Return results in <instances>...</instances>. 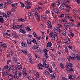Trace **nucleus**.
Returning <instances> with one entry per match:
<instances>
[{"instance_id":"32","label":"nucleus","mask_w":80,"mask_h":80,"mask_svg":"<svg viewBox=\"0 0 80 80\" xmlns=\"http://www.w3.org/2000/svg\"><path fill=\"white\" fill-rule=\"evenodd\" d=\"M32 17V12H31L29 13V18H31Z\"/></svg>"},{"instance_id":"57","label":"nucleus","mask_w":80,"mask_h":80,"mask_svg":"<svg viewBox=\"0 0 80 80\" xmlns=\"http://www.w3.org/2000/svg\"><path fill=\"white\" fill-rule=\"evenodd\" d=\"M54 70V72L55 73H58V69L56 68H55V69Z\"/></svg>"},{"instance_id":"39","label":"nucleus","mask_w":80,"mask_h":80,"mask_svg":"<svg viewBox=\"0 0 80 80\" xmlns=\"http://www.w3.org/2000/svg\"><path fill=\"white\" fill-rule=\"evenodd\" d=\"M64 16V14H62L61 15H59L58 16V17L60 18H62V17H63Z\"/></svg>"},{"instance_id":"9","label":"nucleus","mask_w":80,"mask_h":80,"mask_svg":"<svg viewBox=\"0 0 80 80\" xmlns=\"http://www.w3.org/2000/svg\"><path fill=\"white\" fill-rule=\"evenodd\" d=\"M4 22V19H3V17L0 16V22L1 23H3Z\"/></svg>"},{"instance_id":"19","label":"nucleus","mask_w":80,"mask_h":80,"mask_svg":"<svg viewBox=\"0 0 80 80\" xmlns=\"http://www.w3.org/2000/svg\"><path fill=\"white\" fill-rule=\"evenodd\" d=\"M59 8L60 10H63L65 8V7H64V6L61 5Z\"/></svg>"},{"instance_id":"59","label":"nucleus","mask_w":80,"mask_h":80,"mask_svg":"<svg viewBox=\"0 0 80 80\" xmlns=\"http://www.w3.org/2000/svg\"><path fill=\"white\" fill-rule=\"evenodd\" d=\"M35 10H37V11H38V12H40V10L38 9V8H37V7H35Z\"/></svg>"},{"instance_id":"16","label":"nucleus","mask_w":80,"mask_h":80,"mask_svg":"<svg viewBox=\"0 0 80 80\" xmlns=\"http://www.w3.org/2000/svg\"><path fill=\"white\" fill-rule=\"evenodd\" d=\"M8 73V72L7 71H4L2 72V74L3 75H7Z\"/></svg>"},{"instance_id":"14","label":"nucleus","mask_w":80,"mask_h":80,"mask_svg":"<svg viewBox=\"0 0 80 80\" xmlns=\"http://www.w3.org/2000/svg\"><path fill=\"white\" fill-rule=\"evenodd\" d=\"M47 46L48 47L50 48L52 47V43L51 42H49L47 43Z\"/></svg>"},{"instance_id":"64","label":"nucleus","mask_w":80,"mask_h":80,"mask_svg":"<svg viewBox=\"0 0 80 80\" xmlns=\"http://www.w3.org/2000/svg\"><path fill=\"white\" fill-rule=\"evenodd\" d=\"M75 1L78 3H80V0H75Z\"/></svg>"},{"instance_id":"51","label":"nucleus","mask_w":80,"mask_h":80,"mask_svg":"<svg viewBox=\"0 0 80 80\" xmlns=\"http://www.w3.org/2000/svg\"><path fill=\"white\" fill-rule=\"evenodd\" d=\"M56 3L57 5H60V3H61L60 2V1L59 0L57 1L56 2Z\"/></svg>"},{"instance_id":"24","label":"nucleus","mask_w":80,"mask_h":80,"mask_svg":"<svg viewBox=\"0 0 80 80\" xmlns=\"http://www.w3.org/2000/svg\"><path fill=\"white\" fill-rule=\"evenodd\" d=\"M65 50L66 53L68 54L69 52L68 51V49H67V47H65Z\"/></svg>"},{"instance_id":"53","label":"nucleus","mask_w":80,"mask_h":80,"mask_svg":"<svg viewBox=\"0 0 80 80\" xmlns=\"http://www.w3.org/2000/svg\"><path fill=\"white\" fill-rule=\"evenodd\" d=\"M62 20L64 23H66V22H67V20H66V19H62Z\"/></svg>"},{"instance_id":"56","label":"nucleus","mask_w":80,"mask_h":80,"mask_svg":"<svg viewBox=\"0 0 80 80\" xmlns=\"http://www.w3.org/2000/svg\"><path fill=\"white\" fill-rule=\"evenodd\" d=\"M48 28H52V24H49L48 25Z\"/></svg>"},{"instance_id":"41","label":"nucleus","mask_w":80,"mask_h":80,"mask_svg":"<svg viewBox=\"0 0 80 80\" xmlns=\"http://www.w3.org/2000/svg\"><path fill=\"white\" fill-rule=\"evenodd\" d=\"M70 16L69 15H68V14H66L65 15V17L66 18H69V16Z\"/></svg>"},{"instance_id":"38","label":"nucleus","mask_w":80,"mask_h":80,"mask_svg":"<svg viewBox=\"0 0 80 80\" xmlns=\"http://www.w3.org/2000/svg\"><path fill=\"white\" fill-rule=\"evenodd\" d=\"M22 73L23 75H25L27 73H26V70H25V69H23L22 70Z\"/></svg>"},{"instance_id":"54","label":"nucleus","mask_w":80,"mask_h":80,"mask_svg":"<svg viewBox=\"0 0 80 80\" xmlns=\"http://www.w3.org/2000/svg\"><path fill=\"white\" fill-rule=\"evenodd\" d=\"M51 6H52V7H55L56 5L55 3H52L51 4Z\"/></svg>"},{"instance_id":"29","label":"nucleus","mask_w":80,"mask_h":80,"mask_svg":"<svg viewBox=\"0 0 80 80\" xmlns=\"http://www.w3.org/2000/svg\"><path fill=\"white\" fill-rule=\"evenodd\" d=\"M11 14H12V12H7V17H9Z\"/></svg>"},{"instance_id":"34","label":"nucleus","mask_w":80,"mask_h":80,"mask_svg":"<svg viewBox=\"0 0 80 80\" xmlns=\"http://www.w3.org/2000/svg\"><path fill=\"white\" fill-rule=\"evenodd\" d=\"M10 68V66L8 65L5 66L4 67V69L5 70H6V69H7V68Z\"/></svg>"},{"instance_id":"20","label":"nucleus","mask_w":80,"mask_h":80,"mask_svg":"<svg viewBox=\"0 0 80 80\" xmlns=\"http://www.w3.org/2000/svg\"><path fill=\"white\" fill-rule=\"evenodd\" d=\"M12 35L15 38H18V35L15 33H12Z\"/></svg>"},{"instance_id":"40","label":"nucleus","mask_w":80,"mask_h":80,"mask_svg":"<svg viewBox=\"0 0 80 80\" xmlns=\"http://www.w3.org/2000/svg\"><path fill=\"white\" fill-rule=\"evenodd\" d=\"M48 52V50L47 49H45L44 50H43V53H47Z\"/></svg>"},{"instance_id":"25","label":"nucleus","mask_w":80,"mask_h":80,"mask_svg":"<svg viewBox=\"0 0 80 80\" xmlns=\"http://www.w3.org/2000/svg\"><path fill=\"white\" fill-rule=\"evenodd\" d=\"M25 28L26 30H28V31H30V32H31V29H30V28H29L28 26L26 27Z\"/></svg>"},{"instance_id":"18","label":"nucleus","mask_w":80,"mask_h":80,"mask_svg":"<svg viewBox=\"0 0 80 80\" xmlns=\"http://www.w3.org/2000/svg\"><path fill=\"white\" fill-rule=\"evenodd\" d=\"M51 64L53 67H55V61H52V62H51Z\"/></svg>"},{"instance_id":"36","label":"nucleus","mask_w":80,"mask_h":80,"mask_svg":"<svg viewBox=\"0 0 80 80\" xmlns=\"http://www.w3.org/2000/svg\"><path fill=\"white\" fill-rule=\"evenodd\" d=\"M20 65H18V66H17V68H18V70H22V67H20Z\"/></svg>"},{"instance_id":"8","label":"nucleus","mask_w":80,"mask_h":80,"mask_svg":"<svg viewBox=\"0 0 80 80\" xmlns=\"http://www.w3.org/2000/svg\"><path fill=\"white\" fill-rule=\"evenodd\" d=\"M27 43L28 45H30L32 43V40L30 38H29L28 39Z\"/></svg>"},{"instance_id":"6","label":"nucleus","mask_w":80,"mask_h":80,"mask_svg":"<svg viewBox=\"0 0 80 80\" xmlns=\"http://www.w3.org/2000/svg\"><path fill=\"white\" fill-rule=\"evenodd\" d=\"M38 67H39V69L42 70H43V67H44V66L43 65L40 63V64L38 65Z\"/></svg>"},{"instance_id":"31","label":"nucleus","mask_w":80,"mask_h":80,"mask_svg":"<svg viewBox=\"0 0 80 80\" xmlns=\"http://www.w3.org/2000/svg\"><path fill=\"white\" fill-rule=\"evenodd\" d=\"M76 59L78 60H80V55H77L76 56Z\"/></svg>"},{"instance_id":"10","label":"nucleus","mask_w":80,"mask_h":80,"mask_svg":"<svg viewBox=\"0 0 80 80\" xmlns=\"http://www.w3.org/2000/svg\"><path fill=\"white\" fill-rule=\"evenodd\" d=\"M41 17L42 18L44 19V20H47V16L45 15L44 14L43 15H41Z\"/></svg>"},{"instance_id":"55","label":"nucleus","mask_w":80,"mask_h":80,"mask_svg":"<svg viewBox=\"0 0 80 80\" xmlns=\"http://www.w3.org/2000/svg\"><path fill=\"white\" fill-rule=\"evenodd\" d=\"M15 11H16V8H13L11 10V12H15Z\"/></svg>"},{"instance_id":"48","label":"nucleus","mask_w":80,"mask_h":80,"mask_svg":"<svg viewBox=\"0 0 80 80\" xmlns=\"http://www.w3.org/2000/svg\"><path fill=\"white\" fill-rule=\"evenodd\" d=\"M14 77L15 78H16V79H17V78H18V75H17V74H16V73L14 74Z\"/></svg>"},{"instance_id":"4","label":"nucleus","mask_w":80,"mask_h":80,"mask_svg":"<svg viewBox=\"0 0 80 80\" xmlns=\"http://www.w3.org/2000/svg\"><path fill=\"white\" fill-rule=\"evenodd\" d=\"M19 32H21V33H23V34L26 33V31H25V30L24 28H20L19 29Z\"/></svg>"},{"instance_id":"45","label":"nucleus","mask_w":80,"mask_h":80,"mask_svg":"<svg viewBox=\"0 0 80 80\" xmlns=\"http://www.w3.org/2000/svg\"><path fill=\"white\" fill-rule=\"evenodd\" d=\"M23 28V25H18V28Z\"/></svg>"},{"instance_id":"23","label":"nucleus","mask_w":80,"mask_h":80,"mask_svg":"<svg viewBox=\"0 0 80 80\" xmlns=\"http://www.w3.org/2000/svg\"><path fill=\"white\" fill-rule=\"evenodd\" d=\"M18 25H13L12 26V28H13V29H15V28H18Z\"/></svg>"},{"instance_id":"63","label":"nucleus","mask_w":80,"mask_h":80,"mask_svg":"<svg viewBox=\"0 0 80 80\" xmlns=\"http://www.w3.org/2000/svg\"><path fill=\"white\" fill-rule=\"evenodd\" d=\"M20 3L21 7H25V5H24L23 3L22 2H21Z\"/></svg>"},{"instance_id":"62","label":"nucleus","mask_w":80,"mask_h":80,"mask_svg":"<svg viewBox=\"0 0 80 80\" xmlns=\"http://www.w3.org/2000/svg\"><path fill=\"white\" fill-rule=\"evenodd\" d=\"M17 5V4L16 3H15L14 4H12V7H16Z\"/></svg>"},{"instance_id":"26","label":"nucleus","mask_w":80,"mask_h":80,"mask_svg":"<svg viewBox=\"0 0 80 80\" xmlns=\"http://www.w3.org/2000/svg\"><path fill=\"white\" fill-rule=\"evenodd\" d=\"M60 66L63 69H64V65H63V64L62 63H60Z\"/></svg>"},{"instance_id":"2","label":"nucleus","mask_w":80,"mask_h":80,"mask_svg":"<svg viewBox=\"0 0 80 80\" xmlns=\"http://www.w3.org/2000/svg\"><path fill=\"white\" fill-rule=\"evenodd\" d=\"M53 10L55 13H56V14H58V13H60L59 10L56 8H53Z\"/></svg>"},{"instance_id":"37","label":"nucleus","mask_w":80,"mask_h":80,"mask_svg":"<svg viewBox=\"0 0 80 80\" xmlns=\"http://www.w3.org/2000/svg\"><path fill=\"white\" fill-rule=\"evenodd\" d=\"M32 42L33 43H34V44H37V42L36 41V40L35 39H33L32 40Z\"/></svg>"},{"instance_id":"28","label":"nucleus","mask_w":80,"mask_h":80,"mask_svg":"<svg viewBox=\"0 0 80 80\" xmlns=\"http://www.w3.org/2000/svg\"><path fill=\"white\" fill-rule=\"evenodd\" d=\"M69 58L71 60H75V59H76V57H75V56H74V57L69 56Z\"/></svg>"},{"instance_id":"13","label":"nucleus","mask_w":80,"mask_h":80,"mask_svg":"<svg viewBox=\"0 0 80 80\" xmlns=\"http://www.w3.org/2000/svg\"><path fill=\"white\" fill-rule=\"evenodd\" d=\"M18 20L19 22H25V20L24 19L21 18H18Z\"/></svg>"},{"instance_id":"43","label":"nucleus","mask_w":80,"mask_h":80,"mask_svg":"<svg viewBox=\"0 0 80 80\" xmlns=\"http://www.w3.org/2000/svg\"><path fill=\"white\" fill-rule=\"evenodd\" d=\"M3 16L5 18H7V15L4 13H2Z\"/></svg>"},{"instance_id":"61","label":"nucleus","mask_w":80,"mask_h":80,"mask_svg":"<svg viewBox=\"0 0 80 80\" xmlns=\"http://www.w3.org/2000/svg\"><path fill=\"white\" fill-rule=\"evenodd\" d=\"M34 75L38 77L39 76V73L38 72H36L35 74H34Z\"/></svg>"},{"instance_id":"50","label":"nucleus","mask_w":80,"mask_h":80,"mask_svg":"<svg viewBox=\"0 0 80 80\" xmlns=\"http://www.w3.org/2000/svg\"><path fill=\"white\" fill-rule=\"evenodd\" d=\"M13 60L14 62H17V59L15 57H13Z\"/></svg>"},{"instance_id":"49","label":"nucleus","mask_w":80,"mask_h":80,"mask_svg":"<svg viewBox=\"0 0 80 80\" xmlns=\"http://www.w3.org/2000/svg\"><path fill=\"white\" fill-rule=\"evenodd\" d=\"M73 65L72 63H70L69 64V67H70V68H72L73 67Z\"/></svg>"},{"instance_id":"30","label":"nucleus","mask_w":80,"mask_h":80,"mask_svg":"<svg viewBox=\"0 0 80 80\" xmlns=\"http://www.w3.org/2000/svg\"><path fill=\"white\" fill-rule=\"evenodd\" d=\"M44 73L47 75H50V72L48 71H46L44 72Z\"/></svg>"},{"instance_id":"3","label":"nucleus","mask_w":80,"mask_h":80,"mask_svg":"<svg viewBox=\"0 0 80 80\" xmlns=\"http://www.w3.org/2000/svg\"><path fill=\"white\" fill-rule=\"evenodd\" d=\"M54 30L55 32H57V31H58V32H59V33H60L61 32V30L60 29V27H58V28H57L56 27H55Z\"/></svg>"},{"instance_id":"15","label":"nucleus","mask_w":80,"mask_h":80,"mask_svg":"<svg viewBox=\"0 0 80 80\" xmlns=\"http://www.w3.org/2000/svg\"><path fill=\"white\" fill-rule=\"evenodd\" d=\"M64 26L67 27H69L70 26V24L68 22H66L64 24Z\"/></svg>"},{"instance_id":"22","label":"nucleus","mask_w":80,"mask_h":80,"mask_svg":"<svg viewBox=\"0 0 80 80\" xmlns=\"http://www.w3.org/2000/svg\"><path fill=\"white\" fill-rule=\"evenodd\" d=\"M66 68V70L67 71L69 72V70H70V67H69V66L67 65L65 67Z\"/></svg>"},{"instance_id":"1","label":"nucleus","mask_w":80,"mask_h":80,"mask_svg":"<svg viewBox=\"0 0 80 80\" xmlns=\"http://www.w3.org/2000/svg\"><path fill=\"white\" fill-rule=\"evenodd\" d=\"M0 46H1V47L2 48H7V44L3 42H0Z\"/></svg>"},{"instance_id":"12","label":"nucleus","mask_w":80,"mask_h":80,"mask_svg":"<svg viewBox=\"0 0 80 80\" xmlns=\"http://www.w3.org/2000/svg\"><path fill=\"white\" fill-rule=\"evenodd\" d=\"M44 56L46 59H48V57H49L47 53H44Z\"/></svg>"},{"instance_id":"60","label":"nucleus","mask_w":80,"mask_h":80,"mask_svg":"<svg viewBox=\"0 0 80 80\" xmlns=\"http://www.w3.org/2000/svg\"><path fill=\"white\" fill-rule=\"evenodd\" d=\"M70 35L71 36H72V37H74V36L75 35H74V34H73V33H72V32H70Z\"/></svg>"},{"instance_id":"58","label":"nucleus","mask_w":80,"mask_h":80,"mask_svg":"<svg viewBox=\"0 0 80 80\" xmlns=\"http://www.w3.org/2000/svg\"><path fill=\"white\" fill-rule=\"evenodd\" d=\"M65 6L66 7H67V8H71V6H70V5H69L68 4H66Z\"/></svg>"},{"instance_id":"44","label":"nucleus","mask_w":80,"mask_h":80,"mask_svg":"<svg viewBox=\"0 0 80 80\" xmlns=\"http://www.w3.org/2000/svg\"><path fill=\"white\" fill-rule=\"evenodd\" d=\"M22 51L23 53H24V54H25V55H27V53H28V52L27 51H25V50H22Z\"/></svg>"},{"instance_id":"46","label":"nucleus","mask_w":80,"mask_h":80,"mask_svg":"<svg viewBox=\"0 0 80 80\" xmlns=\"http://www.w3.org/2000/svg\"><path fill=\"white\" fill-rule=\"evenodd\" d=\"M77 77V76L75 75H73L72 78V80H75V78Z\"/></svg>"},{"instance_id":"52","label":"nucleus","mask_w":80,"mask_h":80,"mask_svg":"<svg viewBox=\"0 0 80 80\" xmlns=\"http://www.w3.org/2000/svg\"><path fill=\"white\" fill-rule=\"evenodd\" d=\"M47 24L48 25L51 24V22L49 20L48 21H47Z\"/></svg>"},{"instance_id":"17","label":"nucleus","mask_w":80,"mask_h":80,"mask_svg":"<svg viewBox=\"0 0 80 80\" xmlns=\"http://www.w3.org/2000/svg\"><path fill=\"white\" fill-rule=\"evenodd\" d=\"M21 45L22 47H28L27 44H25L23 42L21 43Z\"/></svg>"},{"instance_id":"35","label":"nucleus","mask_w":80,"mask_h":80,"mask_svg":"<svg viewBox=\"0 0 80 80\" xmlns=\"http://www.w3.org/2000/svg\"><path fill=\"white\" fill-rule=\"evenodd\" d=\"M71 43V41L70 40H68L67 42H65L64 43L69 44V43Z\"/></svg>"},{"instance_id":"42","label":"nucleus","mask_w":80,"mask_h":80,"mask_svg":"<svg viewBox=\"0 0 80 80\" xmlns=\"http://www.w3.org/2000/svg\"><path fill=\"white\" fill-rule=\"evenodd\" d=\"M25 8L27 9H29L31 8V6L30 5H27L26 6Z\"/></svg>"},{"instance_id":"33","label":"nucleus","mask_w":80,"mask_h":80,"mask_svg":"<svg viewBox=\"0 0 80 80\" xmlns=\"http://www.w3.org/2000/svg\"><path fill=\"white\" fill-rule=\"evenodd\" d=\"M36 19L38 21H40V15H38V16H37Z\"/></svg>"},{"instance_id":"7","label":"nucleus","mask_w":80,"mask_h":80,"mask_svg":"<svg viewBox=\"0 0 80 80\" xmlns=\"http://www.w3.org/2000/svg\"><path fill=\"white\" fill-rule=\"evenodd\" d=\"M53 34H54V36H53L52 37H51V39L52 40H55V37L57 36V33L55 32H54Z\"/></svg>"},{"instance_id":"21","label":"nucleus","mask_w":80,"mask_h":80,"mask_svg":"<svg viewBox=\"0 0 80 80\" xmlns=\"http://www.w3.org/2000/svg\"><path fill=\"white\" fill-rule=\"evenodd\" d=\"M50 76L51 79H53V78H55V75L53 74H51L50 75Z\"/></svg>"},{"instance_id":"11","label":"nucleus","mask_w":80,"mask_h":80,"mask_svg":"<svg viewBox=\"0 0 80 80\" xmlns=\"http://www.w3.org/2000/svg\"><path fill=\"white\" fill-rule=\"evenodd\" d=\"M61 47H62V45H61V43H58V44L56 45V47L57 48H60Z\"/></svg>"},{"instance_id":"47","label":"nucleus","mask_w":80,"mask_h":80,"mask_svg":"<svg viewBox=\"0 0 80 80\" xmlns=\"http://www.w3.org/2000/svg\"><path fill=\"white\" fill-rule=\"evenodd\" d=\"M29 62L31 63H33V61L32 60V59L29 58Z\"/></svg>"},{"instance_id":"5","label":"nucleus","mask_w":80,"mask_h":80,"mask_svg":"<svg viewBox=\"0 0 80 80\" xmlns=\"http://www.w3.org/2000/svg\"><path fill=\"white\" fill-rule=\"evenodd\" d=\"M40 47V46L38 45H36L35 46H33L32 48V49L33 50H36V49H38V48Z\"/></svg>"},{"instance_id":"27","label":"nucleus","mask_w":80,"mask_h":80,"mask_svg":"<svg viewBox=\"0 0 80 80\" xmlns=\"http://www.w3.org/2000/svg\"><path fill=\"white\" fill-rule=\"evenodd\" d=\"M73 75L72 74L69 75V76L68 77L69 79V80H72V79Z\"/></svg>"}]
</instances>
